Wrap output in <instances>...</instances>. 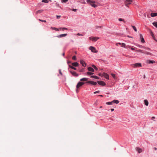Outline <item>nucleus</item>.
Segmentation results:
<instances>
[{
	"label": "nucleus",
	"mask_w": 157,
	"mask_h": 157,
	"mask_svg": "<svg viewBox=\"0 0 157 157\" xmlns=\"http://www.w3.org/2000/svg\"><path fill=\"white\" fill-rule=\"evenodd\" d=\"M136 151H138V152L139 153H140L142 151V149L139 147H136Z\"/></svg>",
	"instance_id": "obj_14"
},
{
	"label": "nucleus",
	"mask_w": 157,
	"mask_h": 157,
	"mask_svg": "<svg viewBox=\"0 0 157 157\" xmlns=\"http://www.w3.org/2000/svg\"><path fill=\"white\" fill-rule=\"evenodd\" d=\"M91 78H94L96 79H99V78L97 76L92 75L90 77Z\"/></svg>",
	"instance_id": "obj_23"
},
{
	"label": "nucleus",
	"mask_w": 157,
	"mask_h": 157,
	"mask_svg": "<svg viewBox=\"0 0 157 157\" xmlns=\"http://www.w3.org/2000/svg\"><path fill=\"white\" fill-rule=\"evenodd\" d=\"M72 11H76L77 10V9H71Z\"/></svg>",
	"instance_id": "obj_43"
},
{
	"label": "nucleus",
	"mask_w": 157,
	"mask_h": 157,
	"mask_svg": "<svg viewBox=\"0 0 157 157\" xmlns=\"http://www.w3.org/2000/svg\"><path fill=\"white\" fill-rule=\"evenodd\" d=\"M92 67L96 70H97L98 68L97 67L94 65H92Z\"/></svg>",
	"instance_id": "obj_37"
},
{
	"label": "nucleus",
	"mask_w": 157,
	"mask_h": 157,
	"mask_svg": "<svg viewBox=\"0 0 157 157\" xmlns=\"http://www.w3.org/2000/svg\"><path fill=\"white\" fill-rule=\"evenodd\" d=\"M99 27V28H101V27L97 26V27H96V28H97H97H97V27Z\"/></svg>",
	"instance_id": "obj_59"
},
{
	"label": "nucleus",
	"mask_w": 157,
	"mask_h": 157,
	"mask_svg": "<svg viewBox=\"0 0 157 157\" xmlns=\"http://www.w3.org/2000/svg\"><path fill=\"white\" fill-rule=\"evenodd\" d=\"M64 55H65V53H63V56H64Z\"/></svg>",
	"instance_id": "obj_60"
},
{
	"label": "nucleus",
	"mask_w": 157,
	"mask_h": 157,
	"mask_svg": "<svg viewBox=\"0 0 157 157\" xmlns=\"http://www.w3.org/2000/svg\"><path fill=\"white\" fill-rule=\"evenodd\" d=\"M84 82H79L77 84L76 86V88L77 89H78L80 87L82 86V85H83L84 84Z\"/></svg>",
	"instance_id": "obj_3"
},
{
	"label": "nucleus",
	"mask_w": 157,
	"mask_h": 157,
	"mask_svg": "<svg viewBox=\"0 0 157 157\" xmlns=\"http://www.w3.org/2000/svg\"><path fill=\"white\" fill-rule=\"evenodd\" d=\"M98 83L101 86H105L106 84L103 81H97Z\"/></svg>",
	"instance_id": "obj_7"
},
{
	"label": "nucleus",
	"mask_w": 157,
	"mask_h": 157,
	"mask_svg": "<svg viewBox=\"0 0 157 157\" xmlns=\"http://www.w3.org/2000/svg\"><path fill=\"white\" fill-rule=\"evenodd\" d=\"M39 20L42 22H46V20H41V19H39Z\"/></svg>",
	"instance_id": "obj_40"
},
{
	"label": "nucleus",
	"mask_w": 157,
	"mask_h": 157,
	"mask_svg": "<svg viewBox=\"0 0 157 157\" xmlns=\"http://www.w3.org/2000/svg\"><path fill=\"white\" fill-rule=\"evenodd\" d=\"M155 118V117H152V119L153 120Z\"/></svg>",
	"instance_id": "obj_51"
},
{
	"label": "nucleus",
	"mask_w": 157,
	"mask_h": 157,
	"mask_svg": "<svg viewBox=\"0 0 157 157\" xmlns=\"http://www.w3.org/2000/svg\"><path fill=\"white\" fill-rule=\"evenodd\" d=\"M140 38L141 39V42L142 43H144L145 42V41H144V38L143 37V36L141 34H140Z\"/></svg>",
	"instance_id": "obj_13"
},
{
	"label": "nucleus",
	"mask_w": 157,
	"mask_h": 157,
	"mask_svg": "<svg viewBox=\"0 0 157 157\" xmlns=\"http://www.w3.org/2000/svg\"><path fill=\"white\" fill-rule=\"evenodd\" d=\"M67 34L65 33V34H62L61 35H58L57 36V37L58 38H61L63 37L66 36L67 35Z\"/></svg>",
	"instance_id": "obj_11"
},
{
	"label": "nucleus",
	"mask_w": 157,
	"mask_h": 157,
	"mask_svg": "<svg viewBox=\"0 0 157 157\" xmlns=\"http://www.w3.org/2000/svg\"><path fill=\"white\" fill-rule=\"evenodd\" d=\"M87 83L91 84L93 85H96L97 84V82H94L93 81H88L87 82Z\"/></svg>",
	"instance_id": "obj_8"
},
{
	"label": "nucleus",
	"mask_w": 157,
	"mask_h": 157,
	"mask_svg": "<svg viewBox=\"0 0 157 157\" xmlns=\"http://www.w3.org/2000/svg\"><path fill=\"white\" fill-rule=\"evenodd\" d=\"M154 150L156 151L157 150V148L155 147H154Z\"/></svg>",
	"instance_id": "obj_50"
},
{
	"label": "nucleus",
	"mask_w": 157,
	"mask_h": 157,
	"mask_svg": "<svg viewBox=\"0 0 157 157\" xmlns=\"http://www.w3.org/2000/svg\"><path fill=\"white\" fill-rule=\"evenodd\" d=\"M151 36L153 37V35H154V34H153V33L152 32H151Z\"/></svg>",
	"instance_id": "obj_45"
},
{
	"label": "nucleus",
	"mask_w": 157,
	"mask_h": 157,
	"mask_svg": "<svg viewBox=\"0 0 157 157\" xmlns=\"http://www.w3.org/2000/svg\"><path fill=\"white\" fill-rule=\"evenodd\" d=\"M155 61L153 60H147L146 61V63H155Z\"/></svg>",
	"instance_id": "obj_12"
},
{
	"label": "nucleus",
	"mask_w": 157,
	"mask_h": 157,
	"mask_svg": "<svg viewBox=\"0 0 157 157\" xmlns=\"http://www.w3.org/2000/svg\"><path fill=\"white\" fill-rule=\"evenodd\" d=\"M151 16L152 17H154L157 16V13H151Z\"/></svg>",
	"instance_id": "obj_15"
},
{
	"label": "nucleus",
	"mask_w": 157,
	"mask_h": 157,
	"mask_svg": "<svg viewBox=\"0 0 157 157\" xmlns=\"http://www.w3.org/2000/svg\"><path fill=\"white\" fill-rule=\"evenodd\" d=\"M72 66L75 67H77L78 65V63L77 62L73 63H72Z\"/></svg>",
	"instance_id": "obj_20"
},
{
	"label": "nucleus",
	"mask_w": 157,
	"mask_h": 157,
	"mask_svg": "<svg viewBox=\"0 0 157 157\" xmlns=\"http://www.w3.org/2000/svg\"><path fill=\"white\" fill-rule=\"evenodd\" d=\"M59 74L61 75H63V74L61 72V70H59Z\"/></svg>",
	"instance_id": "obj_42"
},
{
	"label": "nucleus",
	"mask_w": 157,
	"mask_h": 157,
	"mask_svg": "<svg viewBox=\"0 0 157 157\" xmlns=\"http://www.w3.org/2000/svg\"><path fill=\"white\" fill-rule=\"evenodd\" d=\"M56 6L58 7H59L60 8H61V7L59 6V4L56 3Z\"/></svg>",
	"instance_id": "obj_44"
},
{
	"label": "nucleus",
	"mask_w": 157,
	"mask_h": 157,
	"mask_svg": "<svg viewBox=\"0 0 157 157\" xmlns=\"http://www.w3.org/2000/svg\"><path fill=\"white\" fill-rule=\"evenodd\" d=\"M125 44L124 43H121V47H124V48H126L125 47ZM126 48H127V47Z\"/></svg>",
	"instance_id": "obj_29"
},
{
	"label": "nucleus",
	"mask_w": 157,
	"mask_h": 157,
	"mask_svg": "<svg viewBox=\"0 0 157 157\" xmlns=\"http://www.w3.org/2000/svg\"><path fill=\"white\" fill-rule=\"evenodd\" d=\"M86 2L90 3V5H91L93 7H97V5L94 4V2H93L90 0H87Z\"/></svg>",
	"instance_id": "obj_1"
},
{
	"label": "nucleus",
	"mask_w": 157,
	"mask_h": 157,
	"mask_svg": "<svg viewBox=\"0 0 157 157\" xmlns=\"http://www.w3.org/2000/svg\"><path fill=\"white\" fill-rule=\"evenodd\" d=\"M70 71L74 76L77 77L78 76V74L75 72L71 71Z\"/></svg>",
	"instance_id": "obj_10"
},
{
	"label": "nucleus",
	"mask_w": 157,
	"mask_h": 157,
	"mask_svg": "<svg viewBox=\"0 0 157 157\" xmlns=\"http://www.w3.org/2000/svg\"><path fill=\"white\" fill-rule=\"evenodd\" d=\"M72 59H73V60H76V56H74L73 57H72Z\"/></svg>",
	"instance_id": "obj_38"
},
{
	"label": "nucleus",
	"mask_w": 157,
	"mask_h": 157,
	"mask_svg": "<svg viewBox=\"0 0 157 157\" xmlns=\"http://www.w3.org/2000/svg\"><path fill=\"white\" fill-rule=\"evenodd\" d=\"M153 25L157 28V22H155L152 23Z\"/></svg>",
	"instance_id": "obj_25"
},
{
	"label": "nucleus",
	"mask_w": 157,
	"mask_h": 157,
	"mask_svg": "<svg viewBox=\"0 0 157 157\" xmlns=\"http://www.w3.org/2000/svg\"><path fill=\"white\" fill-rule=\"evenodd\" d=\"M132 67L135 68L138 67H142L141 64L140 63H136L132 65Z\"/></svg>",
	"instance_id": "obj_4"
},
{
	"label": "nucleus",
	"mask_w": 157,
	"mask_h": 157,
	"mask_svg": "<svg viewBox=\"0 0 157 157\" xmlns=\"http://www.w3.org/2000/svg\"><path fill=\"white\" fill-rule=\"evenodd\" d=\"M137 52H140L142 53H143L144 51L141 50L140 49H138V50H137Z\"/></svg>",
	"instance_id": "obj_34"
},
{
	"label": "nucleus",
	"mask_w": 157,
	"mask_h": 157,
	"mask_svg": "<svg viewBox=\"0 0 157 157\" xmlns=\"http://www.w3.org/2000/svg\"><path fill=\"white\" fill-rule=\"evenodd\" d=\"M51 29H54L56 31H59V29L57 28H55V27H51Z\"/></svg>",
	"instance_id": "obj_27"
},
{
	"label": "nucleus",
	"mask_w": 157,
	"mask_h": 157,
	"mask_svg": "<svg viewBox=\"0 0 157 157\" xmlns=\"http://www.w3.org/2000/svg\"><path fill=\"white\" fill-rule=\"evenodd\" d=\"M80 62L83 67H85L86 66V63L83 60H81Z\"/></svg>",
	"instance_id": "obj_9"
},
{
	"label": "nucleus",
	"mask_w": 157,
	"mask_h": 157,
	"mask_svg": "<svg viewBox=\"0 0 157 157\" xmlns=\"http://www.w3.org/2000/svg\"><path fill=\"white\" fill-rule=\"evenodd\" d=\"M145 78V75H144V78Z\"/></svg>",
	"instance_id": "obj_56"
},
{
	"label": "nucleus",
	"mask_w": 157,
	"mask_h": 157,
	"mask_svg": "<svg viewBox=\"0 0 157 157\" xmlns=\"http://www.w3.org/2000/svg\"><path fill=\"white\" fill-rule=\"evenodd\" d=\"M132 26L133 28V29L135 30V31L136 32H137V30L135 26Z\"/></svg>",
	"instance_id": "obj_30"
},
{
	"label": "nucleus",
	"mask_w": 157,
	"mask_h": 157,
	"mask_svg": "<svg viewBox=\"0 0 157 157\" xmlns=\"http://www.w3.org/2000/svg\"><path fill=\"white\" fill-rule=\"evenodd\" d=\"M68 1V0H61V2L62 3H66Z\"/></svg>",
	"instance_id": "obj_35"
},
{
	"label": "nucleus",
	"mask_w": 157,
	"mask_h": 157,
	"mask_svg": "<svg viewBox=\"0 0 157 157\" xmlns=\"http://www.w3.org/2000/svg\"><path fill=\"white\" fill-rule=\"evenodd\" d=\"M93 38V37H90L89 38V39L90 40H92V38Z\"/></svg>",
	"instance_id": "obj_48"
},
{
	"label": "nucleus",
	"mask_w": 157,
	"mask_h": 157,
	"mask_svg": "<svg viewBox=\"0 0 157 157\" xmlns=\"http://www.w3.org/2000/svg\"><path fill=\"white\" fill-rule=\"evenodd\" d=\"M119 21H124V20L123 19H122L121 18H120L119 19H118Z\"/></svg>",
	"instance_id": "obj_41"
},
{
	"label": "nucleus",
	"mask_w": 157,
	"mask_h": 157,
	"mask_svg": "<svg viewBox=\"0 0 157 157\" xmlns=\"http://www.w3.org/2000/svg\"><path fill=\"white\" fill-rule=\"evenodd\" d=\"M101 76H103L106 79H109V75L107 73H103L101 75Z\"/></svg>",
	"instance_id": "obj_6"
},
{
	"label": "nucleus",
	"mask_w": 157,
	"mask_h": 157,
	"mask_svg": "<svg viewBox=\"0 0 157 157\" xmlns=\"http://www.w3.org/2000/svg\"><path fill=\"white\" fill-rule=\"evenodd\" d=\"M43 11V10H38L36 12V13L38 14L39 13H40L41 12H42Z\"/></svg>",
	"instance_id": "obj_24"
},
{
	"label": "nucleus",
	"mask_w": 157,
	"mask_h": 157,
	"mask_svg": "<svg viewBox=\"0 0 157 157\" xmlns=\"http://www.w3.org/2000/svg\"><path fill=\"white\" fill-rule=\"evenodd\" d=\"M118 43H116V45H117V46H118Z\"/></svg>",
	"instance_id": "obj_55"
},
{
	"label": "nucleus",
	"mask_w": 157,
	"mask_h": 157,
	"mask_svg": "<svg viewBox=\"0 0 157 157\" xmlns=\"http://www.w3.org/2000/svg\"><path fill=\"white\" fill-rule=\"evenodd\" d=\"M56 17L57 18L59 19V18L61 17V16L60 15H56Z\"/></svg>",
	"instance_id": "obj_39"
},
{
	"label": "nucleus",
	"mask_w": 157,
	"mask_h": 157,
	"mask_svg": "<svg viewBox=\"0 0 157 157\" xmlns=\"http://www.w3.org/2000/svg\"><path fill=\"white\" fill-rule=\"evenodd\" d=\"M139 47H143V46H139Z\"/></svg>",
	"instance_id": "obj_62"
},
{
	"label": "nucleus",
	"mask_w": 157,
	"mask_h": 157,
	"mask_svg": "<svg viewBox=\"0 0 157 157\" xmlns=\"http://www.w3.org/2000/svg\"><path fill=\"white\" fill-rule=\"evenodd\" d=\"M71 62H70V61H69V62H68V63H71Z\"/></svg>",
	"instance_id": "obj_61"
},
{
	"label": "nucleus",
	"mask_w": 157,
	"mask_h": 157,
	"mask_svg": "<svg viewBox=\"0 0 157 157\" xmlns=\"http://www.w3.org/2000/svg\"><path fill=\"white\" fill-rule=\"evenodd\" d=\"M99 38L98 37H94L92 38V40L94 41H96L98 40L99 39Z\"/></svg>",
	"instance_id": "obj_18"
},
{
	"label": "nucleus",
	"mask_w": 157,
	"mask_h": 157,
	"mask_svg": "<svg viewBox=\"0 0 157 157\" xmlns=\"http://www.w3.org/2000/svg\"><path fill=\"white\" fill-rule=\"evenodd\" d=\"M143 53H144L146 55H152V54L151 53L147 51H144Z\"/></svg>",
	"instance_id": "obj_16"
},
{
	"label": "nucleus",
	"mask_w": 157,
	"mask_h": 157,
	"mask_svg": "<svg viewBox=\"0 0 157 157\" xmlns=\"http://www.w3.org/2000/svg\"><path fill=\"white\" fill-rule=\"evenodd\" d=\"M113 101L107 102L106 103V104L109 105H111L113 104Z\"/></svg>",
	"instance_id": "obj_33"
},
{
	"label": "nucleus",
	"mask_w": 157,
	"mask_h": 157,
	"mask_svg": "<svg viewBox=\"0 0 157 157\" xmlns=\"http://www.w3.org/2000/svg\"><path fill=\"white\" fill-rule=\"evenodd\" d=\"M88 71H90L93 72L94 71V69L91 67H88Z\"/></svg>",
	"instance_id": "obj_17"
},
{
	"label": "nucleus",
	"mask_w": 157,
	"mask_h": 157,
	"mask_svg": "<svg viewBox=\"0 0 157 157\" xmlns=\"http://www.w3.org/2000/svg\"><path fill=\"white\" fill-rule=\"evenodd\" d=\"M99 96H101V97H103V95H99Z\"/></svg>",
	"instance_id": "obj_58"
},
{
	"label": "nucleus",
	"mask_w": 157,
	"mask_h": 157,
	"mask_svg": "<svg viewBox=\"0 0 157 157\" xmlns=\"http://www.w3.org/2000/svg\"><path fill=\"white\" fill-rule=\"evenodd\" d=\"M128 36V37L132 38V37H131V36Z\"/></svg>",
	"instance_id": "obj_53"
},
{
	"label": "nucleus",
	"mask_w": 157,
	"mask_h": 157,
	"mask_svg": "<svg viewBox=\"0 0 157 157\" xmlns=\"http://www.w3.org/2000/svg\"><path fill=\"white\" fill-rule=\"evenodd\" d=\"M144 104L146 106H147L148 105V102L147 100H144Z\"/></svg>",
	"instance_id": "obj_21"
},
{
	"label": "nucleus",
	"mask_w": 157,
	"mask_h": 157,
	"mask_svg": "<svg viewBox=\"0 0 157 157\" xmlns=\"http://www.w3.org/2000/svg\"><path fill=\"white\" fill-rule=\"evenodd\" d=\"M112 101L113 102L116 103L117 104L119 103V101L117 100H113Z\"/></svg>",
	"instance_id": "obj_22"
},
{
	"label": "nucleus",
	"mask_w": 157,
	"mask_h": 157,
	"mask_svg": "<svg viewBox=\"0 0 157 157\" xmlns=\"http://www.w3.org/2000/svg\"><path fill=\"white\" fill-rule=\"evenodd\" d=\"M87 74L88 75H92L94 74V73L93 72H87Z\"/></svg>",
	"instance_id": "obj_32"
},
{
	"label": "nucleus",
	"mask_w": 157,
	"mask_h": 157,
	"mask_svg": "<svg viewBox=\"0 0 157 157\" xmlns=\"http://www.w3.org/2000/svg\"><path fill=\"white\" fill-rule=\"evenodd\" d=\"M102 108V106H101L100 107V108Z\"/></svg>",
	"instance_id": "obj_63"
},
{
	"label": "nucleus",
	"mask_w": 157,
	"mask_h": 157,
	"mask_svg": "<svg viewBox=\"0 0 157 157\" xmlns=\"http://www.w3.org/2000/svg\"><path fill=\"white\" fill-rule=\"evenodd\" d=\"M48 0H42V2L45 3H48Z\"/></svg>",
	"instance_id": "obj_28"
},
{
	"label": "nucleus",
	"mask_w": 157,
	"mask_h": 157,
	"mask_svg": "<svg viewBox=\"0 0 157 157\" xmlns=\"http://www.w3.org/2000/svg\"><path fill=\"white\" fill-rule=\"evenodd\" d=\"M131 49L132 50H134V49H134V48H131Z\"/></svg>",
	"instance_id": "obj_52"
},
{
	"label": "nucleus",
	"mask_w": 157,
	"mask_h": 157,
	"mask_svg": "<svg viewBox=\"0 0 157 157\" xmlns=\"http://www.w3.org/2000/svg\"><path fill=\"white\" fill-rule=\"evenodd\" d=\"M89 49L93 52L97 53L98 52V51L94 47L90 46L89 47Z\"/></svg>",
	"instance_id": "obj_2"
},
{
	"label": "nucleus",
	"mask_w": 157,
	"mask_h": 157,
	"mask_svg": "<svg viewBox=\"0 0 157 157\" xmlns=\"http://www.w3.org/2000/svg\"><path fill=\"white\" fill-rule=\"evenodd\" d=\"M69 67L71 68L74 69V70H76V68L75 67H73L72 66H71V65H69Z\"/></svg>",
	"instance_id": "obj_31"
},
{
	"label": "nucleus",
	"mask_w": 157,
	"mask_h": 157,
	"mask_svg": "<svg viewBox=\"0 0 157 157\" xmlns=\"http://www.w3.org/2000/svg\"><path fill=\"white\" fill-rule=\"evenodd\" d=\"M99 92V91H95V92H94V94H96V93H98Z\"/></svg>",
	"instance_id": "obj_46"
},
{
	"label": "nucleus",
	"mask_w": 157,
	"mask_h": 157,
	"mask_svg": "<svg viewBox=\"0 0 157 157\" xmlns=\"http://www.w3.org/2000/svg\"><path fill=\"white\" fill-rule=\"evenodd\" d=\"M77 35H78V36H83V35H82V34H80L79 33H78L77 34Z\"/></svg>",
	"instance_id": "obj_47"
},
{
	"label": "nucleus",
	"mask_w": 157,
	"mask_h": 157,
	"mask_svg": "<svg viewBox=\"0 0 157 157\" xmlns=\"http://www.w3.org/2000/svg\"><path fill=\"white\" fill-rule=\"evenodd\" d=\"M132 2V0H126L125 1V6H128Z\"/></svg>",
	"instance_id": "obj_5"
},
{
	"label": "nucleus",
	"mask_w": 157,
	"mask_h": 157,
	"mask_svg": "<svg viewBox=\"0 0 157 157\" xmlns=\"http://www.w3.org/2000/svg\"><path fill=\"white\" fill-rule=\"evenodd\" d=\"M59 29H62L63 30H67L68 29L67 28H60Z\"/></svg>",
	"instance_id": "obj_36"
},
{
	"label": "nucleus",
	"mask_w": 157,
	"mask_h": 157,
	"mask_svg": "<svg viewBox=\"0 0 157 157\" xmlns=\"http://www.w3.org/2000/svg\"><path fill=\"white\" fill-rule=\"evenodd\" d=\"M88 80V78H83L80 79V80L81 81H87Z\"/></svg>",
	"instance_id": "obj_19"
},
{
	"label": "nucleus",
	"mask_w": 157,
	"mask_h": 157,
	"mask_svg": "<svg viewBox=\"0 0 157 157\" xmlns=\"http://www.w3.org/2000/svg\"><path fill=\"white\" fill-rule=\"evenodd\" d=\"M99 76H101V74H99Z\"/></svg>",
	"instance_id": "obj_64"
},
{
	"label": "nucleus",
	"mask_w": 157,
	"mask_h": 157,
	"mask_svg": "<svg viewBox=\"0 0 157 157\" xmlns=\"http://www.w3.org/2000/svg\"><path fill=\"white\" fill-rule=\"evenodd\" d=\"M111 111H114V109H111Z\"/></svg>",
	"instance_id": "obj_49"
},
{
	"label": "nucleus",
	"mask_w": 157,
	"mask_h": 157,
	"mask_svg": "<svg viewBox=\"0 0 157 157\" xmlns=\"http://www.w3.org/2000/svg\"><path fill=\"white\" fill-rule=\"evenodd\" d=\"M146 49H147V50H150V49L149 48H146Z\"/></svg>",
	"instance_id": "obj_54"
},
{
	"label": "nucleus",
	"mask_w": 157,
	"mask_h": 157,
	"mask_svg": "<svg viewBox=\"0 0 157 157\" xmlns=\"http://www.w3.org/2000/svg\"><path fill=\"white\" fill-rule=\"evenodd\" d=\"M118 44L119 45H121V44L120 43H118Z\"/></svg>",
	"instance_id": "obj_57"
},
{
	"label": "nucleus",
	"mask_w": 157,
	"mask_h": 157,
	"mask_svg": "<svg viewBox=\"0 0 157 157\" xmlns=\"http://www.w3.org/2000/svg\"><path fill=\"white\" fill-rule=\"evenodd\" d=\"M111 75L115 79H116V75L115 74H111Z\"/></svg>",
	"instance_id": "obj_26"
}]
</instances>
